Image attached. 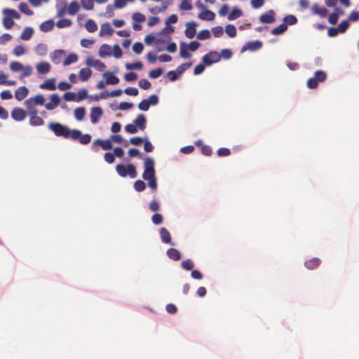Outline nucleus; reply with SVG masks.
Masks as SVG:
<instances>
[{
	"label": "nucleus",
	"instance_id": "1",
	"mask_svg": "<svg viewBox=\"0 0 359 359\" xmlns=\"http://www.w3.org/2000/svg\"><path fill=\"white\" fill-rule=\"evenodd\" d=\"M144 168L142 178L148 181L149 187L155 191L157 188V182L155 175L154 161L151 158H146L144 162Z\"/></svg>",
	"mask_w": 359,
	"mask_h": 359
},
{
	"label": "nucleus",
	"instance_id": "2",
	"mask_svg": "<svg viewBox=\"0 0 359 359\" xmlns=\"http://www.w3.org/2000/svg\"><path fill=\"white\" fill-rule=\"evenodd\" d=\"M48 128L57 137L70 139L72 137V130L60 123H50L48 124Z\"/></svg>",
	"mask_w": 359,
	"mask_h": 359
},
{
	"label": "nucleus",
	"instance_id": "3",
	"mask_svg": "<svg viewBox=\"0 0 359 359\" xmlns=\"http://www.w3.org/2000/svg\"><path fill=\"white\" fill-rule=\"evenodd\" d=\"M116 170L118 175L121 177L129 176L131 179H134L137 175L135 166L131 163L126 165L118 164L116 166Z\"/></svg>",
	"mask_w": 359,
	"mask_h": 359
},
{
	"label": "nucleus",
	"instance_id": "4",
	"mask_svg": "<svg viewBox=\"0 0 359 359\" xmlns=\"http://www.w3.org/2000/svg\"><path fill=\"white\" fill-rule=\"evenodd\" d=\"M4 15L3 18V24L6 29H11L13 25V19H20V15L14 9L4 8L3 10Z\"/></svg>",
	"mask_w": 359,
	"mask_h": 359
},
{
	"label": "nucleus",
	"instance_id": "5",
	"mask_svg": "<svg viewBox=\"0 0 359 359\" xmlns=\"http://www.w3.org/2000/svg\"><path fill=\"white\" fill-rule=\"evenodd\" d=\"M327 79V74L322 70H318L314 73L313 77L307 81V87L310 89H315L318 87V83L323 82Z\"/></svg>",
	"mask_w": 359,
	"mask_h": 359
},
{
	"label": "nucleus",
	"instance_id": "6",
	"mask_svg": "<svg viewBox=\"0 0 359 359\" xmlns=\"http://www.w3.org/2000/svg\"><path fill=\"white\" fill-rule=\"evenodd\" d=\"M45 98L43 95L39 94L34 97H30L25 100L24 104L27 110L36 109L35 105L45 104Z\"/></svg>",
	"mask_w": 359,
	"mask_h": 359
},
{
	"label": "nucleus",
	"instance_id": "7",
	"mask_svg": "<svg viewBox=\"0 0 359 359\" xmlns=\"http://www.w3.org/2000/svg\"><path fill=\"white\" fill-rule=\"evenodd\" d=\"M71 139L72 140H79L82 144H88L91 141V135L90 134L83 135L79 130H72V134Z\"/></svg>",
	"mask_w": 359,
	"mask_h": 359
},
{
	"label": "nucleus",
	"instance_id": "8",
	"mask_svg": "<svg viewBox=\"0 0 359 359\" xmlns=\"http://www.w3.org/2000/svg\"><path fill=\"white\" fill-rule=\"evenodd\" d=\"M220 60L221 55L217 51H210L205 55L202 58L203 62L207 66H210L215 62H217Z\"/></svg>",
	"mask_w": 359,
	"mask_h": 359
},
{
	"label": "nucleus",
	"instance_id": "9",
	"mask_svg": "<svg viewBox=\"0 0 359 359\" xmlns=\"http://www.w3.org/2000/svg\"><path fill=\"white\" fill-rule=\"evenodd\" d=\"M27 114L30 116L29 123L31 126H40L44 124L43 118L37 116V109L27 110Z\"/></svg>",
	"mask_w": 359,
	"mask_h": 359
},
{
	"label": "nucleus",
	"instance_id": "10",
	"mask_svg": "<svg viewBox=\"0 0 359 359\" xmlns=\"http://www.w3.org/2000/svg\"><path fill=\"white\" fill-rule=\"evenodd\" d=\"M96 145H99L104 150H109L112 148V144L109 140H103L101 139L95 140L92 145V149L95 151H97V148L95 147Z\"/></svg>",
	"mask_w": 359,
	"mask_h": 359
},
{
	"label": "nucleus",
	"instance_id": "11",
	"mask_svg": "<svg viewBox=\"0 0 359 359\" xmlns=\"http://www.w3.org/2000/svg\"><path fill=\"white\" fill-rule=\"evenodd\" d=\"M103 114V111L100 107H94L90 109V121L93 124H95L98 122L100 118Z\"/></svg>",
	"mask_w": 359,
	"mask_h": 359
},
{
	"label": "nucleus",
	"instance_id": "12",
	"mask_svg": "<svg viewBox=\"0 0 359 359\" xmlns=\"http://www.w3.org/2000/svg\"><path fill=\"white\" fill-rule=\"evenodd\" d=\"M50 101L45 104V107L48 110L55 109L60 103V97L57 94H53L50 97Z\"/></svg>",
	"mask_w": 359,
	"mask_h": 359
},
{
	"label": "nucleus",
	"instance_id": "13",
	"mask_svg": "<svg viewBox=\"0 0 359 359\" xmlns=\"http://www.w3.org/2000/svg\"><path fill=\"white\" fill-rule=\"evenodd\" d=\"M11 117L16 121H22L26 117V111L20 107H16L11 111Z\"/></svg>",
	"mask_w": 359,
	"mask_h": 359
},
{
	"label": "nucleus",
	"instance_id": "14",
	"mask_svg": "<svg viewBox=\"0 0 359 359\" xmlns=\"http://www.w3.org/2000/svg\"><path fill=\"white\" fill-rule=\"evenodd\" d=\"M86 64L88 66L96 67L98 71H103L106 66L100 60L94 59L93 57H88L86 60Z\"/></svg>",
	"mask_w": 359,
	"mask_h": 359
},
{
	"label": "nucleus",
	"instance_id": "15",
	"mask_svg": "<svg viewBox=\"0 0 359 359\" xmlns=\"http://www.w3.org/2000/svg\"><path fill=\"white\" fill-rule=\"evenodd\" d=\"M186 26L187 28L184 32L186 36L189 39L194 38L196 34V27L197 26V23L195 22H187Z\"/></svg>",
	"mask_w": 359,
	"mask_h": 359
},
{
	"label": "nucleus",
	"instance_id": "16",
	"mask_svg": "<svg viewBox=\"0 0 359 359\" xmlns=\"http://www.w3.org/2000/svg\"><path fill=\"white\" fill-rule=\"evenodd\" d=\"M29 93V90L25 86H20L17 88L15 92V97L17 100L21 101L24 100Z\"/></svg>",
	"mask_w": 359,
	"mask_h": 359
},
{
	"label": "nucleus",
	"instance_id": "17",
	"mask_svg": "<svg viewBox=\"0 0 359 359\" xmlns=\"http://www.w3.org/2000/svg\"><path fill=\"white\" fill-rule=\"evenodd\" d=\"M259 20L262 23H273L275 22L274 12L272 10L259 16Z\"/></svg>",
	"mask_w": 359,
	"mask_h": 359
},
{
	"label": "nucleus",
	"instance_id": "18",
	"mask_svg": "<svg viewBox=\"0 0 359 359\" xmlns=\"http://www.w3.org/2000/svg\"><path fill=\"white\" fill-rule=\"evenodd\" d=\"M55 82L56 79L55 78L47 79L40 84L39 88L44 90H55L56 89Z\"/></svg>",
	"mask_w": 359,
	"mask_h": 359
},
{
	"label": "nucleus",
	"instance_id": "19",
	"mask_svg": "<svg viewBox=\"0 0 359 359\" xmlns=\"http://www.w3.org/2000/svg\"><path fill=\"white\" fill-rule=\"evenodd\" d=\"M103 77L105 78L106 83L108 85H116L119 83V79L111 72H104Z\"/></svg>",
	"mask_w": 359,
	"mask_h": 359
},
{
	"label": "nucleus",
	"instance_id": "20",
	"mask_svg": "<svg viewBox=\"0 0 359 359\" xmlns=\"http://www.w3.org/2000/svg\"><path fill=\"white\" fill-rule=\"evenodd\" d=\"M36 68L39 74H46L50 71L51 66L48 62L43 61L38 63Z\"/></svg>",
	"mask_w": 359,
	"mask_h": 359
},
{
	"label": "nucleus",
	"instance_id": "21",
	"mask_svg": "<svg viewBox=\"0 0 359 359\" xmlns=\"http://www.w3.org/2000/svg\"><path fill=\"white\" fill-rule=\"evenodd\" d=\"M147 120L144 114H139L134 121V124L141 130H144L146 128Z\"/></svg>",
	"mask_w": 359,
	"mask_h": 359
},
{
	"label": "nucleus",
	"instance_id": "22",
	"mask_svg": "<svg viewBox=\"0 0 359 359\" xmlns=\"http://www.w3.org/2000/svg\"><path fill=\"white\" fill-rule=\"evenodd\" d=\"M159 233H160V236H161V241L163 243H170L171 245H173V243H171V235L166 228H165V227L161 228Z\"/></svg>",
	"mask_w": 359,
	"mask_h": 359
},
{
	"label": "nucleus",
	"instance_id": "23",
	"mask_svg": "<svg viewBox=\"0 0 359 359\" xmlns=\"http://www.w3.org/2000/svg\"><path fill=\"white\" fill-rule=\"evenodd\" d=\"M215 18V13L210 10H205L198 14V18L202 20L212 21Z\"/></svg>",
	"mask_w": 359,
	"mask_h": 359
},
{
	"label": "nucleus",
	"instance_id": "24",
	"mask_svg": "<svg viewBox=\"0 0 359 359\" xmlns=\"http://www.w3.org/2000/svg\"><path fill=\"white\" fill-rule=\"evenodd\" d=\"M114 30L108 22L104 23L100 27V36H102L104 35L111 36L112 35Z\"/></svg>",
	"mask_w": 359,
	"mask_h": 359
},
{
	"label": "nucleus",
	"instance_id": "25",
	"mask_svg": "<svg viewBox=\"0 0 359 359\" xmlns=\"http://www.w3.org/2000/svg\"><path fill=\"white\" fill-rule=\"evenodd\" d=\"M313 13L320 15L322 18L327 16L328 11L324 7H320L318 4H313L312 6Z\"/></svg>",
	"mask_w": 359,
	"mask_h": 359
},
{
	"label": "nucleus",
	"instance_id": "26",
	"mask_svg": "<svg viewBox=\"0 0 359 359\" xmlns=\"http://www.w3.org/2000/svg\"><path fill=\"white\" fill-rule=\"evenodd\" d=\"M320 264V260L318 258H312L306 260L304 263L305 266L310 270L316 269Z\"/></svg>",
	"mask_w": 359,
	"mask_h": 359
},
{
	"label": "nucleus",
	"instance_id": "27",
	"mask_svg": "<svg viewBox=\"0 0 359 359\" xmlns=\"http://www.w3.org/2000/svg\"><path fill=\"white\" fill-rule=\"evenodd\" d=\"M86 109L83 107H79L74 109V117L76 121H81L86 116Z\"/></svg>",
	"mask_w": 359,
	"mask_h": 359
},
{
	"label": "nucleus",
	"instance_id": "28",
	"mask_svg": "<svg viewBox=\"0 0 359 359\" xmlns=\"http://www.w3.org/2000/svg\"><path fill=\"white\" fill-rule=\"evenodd\" d=\"M34 34V29L31 27H26L20 35V39L24 41L29 40Z\"/></svg>",
	"mask_w": 359,
	"mask_h": 359
},
{
	"label": "nucleus",
	"instance_id": "29",
	"mask_svg": "<svg viewBox=\"0 0 359 359\" xmlns=\"http://www.w3.org/2000/svg\"><path fill=\"white\" fill-rule=\"evenodd\" d=\"M195 144L196 146H201V152H202L203 154H204L205 156H210L211 155V154H212V149H211V147L210 146H208V145L203 144L202 140H197L195 142Z\"/></svg>",
	"mask_w": 359,
	"mask_h": 359
},
{
	"label": "nucleus",
	"instance_id": "30",
	"mask_svg": "<svg viewBox=\"0 0 359 359\" xmlns=\"http://www.w3.org/2000/svg\"><path fill=\"white\" fill-rule=\"evenodd\" d=\"M92 74V72L89 68H83L79 71V76L81 81H87Z\"/></svg>",
	"mask_w": 359,
	"mask_h": 359
},
{
	"label": "nucleus",
	"instance_id": "31",
	"mask_svg": "<svg viewBox=\"0 0 359 359\" xmlns=\"http://www.w3.org/2000/svg\"><path fill=\"white\" fill-rule=\"evenodd\" d=\"M166 253L168 257L174 261H178L181 257L180 252L175 248H169Z\"/></svg>",
	"mask_w": 359,
	"mask_h": 359
},
{
	"label": "nucleus",
	"instance_id": "32",
	"mask_svg": "<svg viewBox=\"0 0 359 359\" xmlns=\"http://www.w3.org/2000/svg\"><path fill=\"white\" fill-rule=\"evenodd\" d=\"M54 21L52 20H46L40 25V29L42 32H47L53 29Z\"/></svg>",
	"mask_w": 359,
	"mask_h": 359
},
{
	"label": "nucleus",
	"instance_id": "33",
	"mask_svg": "<svg viewBox=\"0 0 359 359\" xmlns=\"http://www.w3.org/2000/svg\"><path fill=\"white\" fill-rule=\"evenodd\" d=\"M262 43L259 41H253V42H249L246 46L243 47V49H248L252 51H255L257 50H259L262 48Z\"/></svg>",
	"mask_w": 359,
	"mask_h": 359
},
{
	"label": "nucleus",
	"instance_id": "34",
	"mask_svg": "<svg viewBox=\"0 0 359 359\" xmlns=\"http://www.w3.org/2000/svg\"><path fill=\"white\" fill-rule=\"evenodd\" d=\"M111 53V49L110 46L107 44H102L99 50V55L102 57H104L106 56L110 55Z\"/></svg>",
	"mask_w": 359,
	"mask_h": 359
},
{
	"label": "nucleus",
	"instance_id": "35",
	"mask_svg": "<svg viewBox=\"0 0 359 359\" xmlns=\"http://www.w3.org/2000/svg\"><path fill=\"white\" fill-rule=\"evenodd\" d=\"M85 27L88 32L93 33L97 31V25L96 22L91 19H88L85 23Z\"/></svg>",
	"mask_w": 359,
	"mask_h": 359
},
{
	"label": "nucleus",
	"instance_id": "36",
	"mask_svg": "<svg viewBox=\"0 0 359 359\" xmlns=\"http://www.w3.org/2000/svg\"><path fill=\"white\" fill-rule=\"evenodd\" d=\"M243 15V12L238 8H233L229 14L227 18L229 20H234Z\"/></svg>",
	"mask_w": 359,
	"mask_h": 359
},
{
	"label": "nucleus",
	"instance_id": "37",
	"mask_svg": "<svg viewBox=\"0 0 359 359\" xmlns=\"http://www.w3.org/2000/svg\"><path fill=\"white\" fill-rule=\"evenodd\" d=\"M287 29V26L286 24L285 23H282L280 25H279L278 26L276 27L275 28H273L271 33L273 34V35H280V34H282L283 33H284Z\"/></svg>",
	"mask_w": 359,
	"mask_h": 359
},
{
	"label": "nucleus",
	"instance_id": "38",
	"mask_svg": "<svg viewBox=\"0 0 359 359\" xmlns=\"http://www.w3.org/2000/svg\"><path fill=\"white\" fill-rule=\"evenodd\" d=\"M80 8L79 4L76 1H72L70 3L68 7L67 12L71 15H74L79 11Z\"/></svg>",
	"mask_w": 359,
	"mask_h": 359
},
{
	"label": "nucleus",
	"instance_id": "39",
	"mask_svg": "<svg viewBox=\"0 0 359 359\" xmlns=\"http://www.w3.org/2000/svg\"><path fill=\"white\" fill-rule=\"evenodd\" d=\"M65 52L63 50H57L53 53V55L52 57V60L55 64H59L60 62V59L65 56Z\"/></svg>",
	"mask_w": 359,
	"mask_h": 359
},
{
	"label": "nucleus",
	"instance_id": "40",
	"mask_svg": "<svg viewBox=\"0 0 359 359\" xmlns=\"http://www.w3.org/2000/svg\"><path fill=\"white\" fill-rule=\"evenodd\" d=\"M78 55L75 53H70L64 60L63 65L68 66L72 63H74L78 61Z\"/></svg>",
	"mask_w": 359,
	"mask_h": 359
},
{
	"label": "nucleus",
	"instance_id": "41",
	"mask_svg": "<svg viewBox=\"0 0 359 359\" xmlns=\"http://www.w3.org/2000/svg\"><path fill=\"white\" fill-rule=\"evenodd\" d=\"M22 72L20 75V79H23L25 77L29 76L33 72L32 67L29 65L23 66L22 70Z\"/></svg>",
	"mask_w": 359,
	"mask_h": 359
},
{
	"label": "nucleus",
	"instance_id": "42",
	"mask_svg": "<svg viewBox=\"0 0 359 359\" xmlns=\"http://www.w3.org/2000/svg\"><path fill=\"white\" fill-rule=\"evenodd\" d=\"M18 8H19V10L22 13H23L27 15H32L34 13L33 11L29 8V7L27 3H24V2L20 3L19 4Z\"/></svg>",
	"mask_w": 359,
	"mask_h": 359
},
{
	"label": "nucleus",
	"instance_id": "43",
	"mask_svg": "<svg viewBox=\"0 0 359 359\" xmlns=\"http://www.w3.org/2000/svg\"><path fill=\"white\" fill-rule=\"evenodd\" d=\"M225 32L231 38L235 37L237 34L235 26L231 24H229L225 27Z\"/></svg>",
	"mask_w": 359,
	"mask_h": 359
},
{
	"label": "nucleus",
	"instance_id": "44",
	"mask_svg": "<svg viewBox=\"0 0 359 359\" xmlns=\"http://www.w3.org/2000/svg\"><path fill=\"white\" fill-rule=\"evenodd\" d=\"M189 48L184 44H182L180 46V55L182 58H189L191 56V55L189 53Z\"/></svg>",
	"mask_w": 359,
	"mask_h": 359
},
{
	"label": "nucleus",
	"instance_id": "45",
	"mask_svg": "<svg viewBox=\"0 0 359 359\" xmlns=\"http://www.w3.org/2000/svg\"><path fill=\"white\" fill-rule=\"evenodd\" d=\"M81 6L87 11L93 10L94 8L93 0H81Z\"/></svg>",
	"mask_w": 359,
	"mask_h": 359
},
{
	"label": "nucleus",
	"instance_id": "46",
	"mask_svg": "<svg viewBox=\"0 0 359 359\" xmlns=\"http://www.w3.org/2000/svg\"><path fill=\"white\" fill-rule=\"evenodd\" d=\"M72 23V22L71 20L67 19V18H64V19L59 20L56 22V26L58 28H64V27H67L71 26Z\"/></svg>",
	"mask_w": 359,
	"mask_h": 359
},
{
	"label": "nucleus",
	"instance_id": "47",
	"mask_svg": "<svg viewBox=\"0 0 359 359\" xmlns=\"http://www.w3.org/2000/svg\"><path fill=\"white\" fill-rule=\"evenodd\" d=\"M126 68L127 69H142L143 68V64L140 61L134 63H126Z\"/></svg>",
	"mask_w": 359,
	"mask_h": 359
},
{
	"label": "nucleus",
	"instance_id": "48",
	"mask_svg": "<svg viewBox=\"0 0 359 359\" xmlns=\"http://www.w3.org/2000/svg\"><path fill=\"white\" fill-rule=\"evenodd\" d=\"M283 21L287 25H293L297 23V19L293 15H287L284 18Z\"/></svg>",
	"mask_w": 359,
	"mask_h": 359
},
{
	"label": "nucleus",
	"instance_id": "49",
	"mask_svg": "<svg viewBox=\"0 0 359 359\" xmlns=\"http://www.w3.org/2000/svg\"><path fill=\"white\" fill-rule=\"evenodd\" d=\"M13 52L15 56L19 57L26 53V49L23 46L18 45L14 48Z\"/></svg>",
	"mask_w": 359,
	"mask_h": 359
},
{
	"label": "nucleus",
	"instance_id": "50",
	"mask_svg": "<svg viewBox=\"0 0 359 359\" xmlns=\"http://www.w3.org/2000/svg\"><path fill=\"white\" fill-rule=\"evenodd\" d=\"M199 40H206L210 38V33L208 29H203L200 31L197 35Z\"/></svg>",
	"mask_w": 359,
	"mask_h": 359
},
{
	"label": "nucleus",
	"instance_id": "51",
	"mask_svg": "<svg viewBox=\"0 0 359 359\" xmlns=\"http://www.w3.org/2000/svg\"><path fill=\"white\" fill-rule=\"evenodd\" d=\"M146 188V184L145 183L142 181V180H137L135 183H134V189L137 191H143Z\"/></svg>",
	"mask_w": 359,
	"mask_h": 359
},
{
	"label": "nucleus",
	"instance_id": "52",
	"mask_svg": "<svg viewBox=\"0 0 359 359\" xmlns=\"http://www.w3.org/2000/svg\"><path fill=\"white\" fill-rule=\"evenodd\" d=\"M182 267L184 269V270H187V271H189V270H191L193 268H194V262H192V260L188 259H186V260H184L182 264Z\"/></svg>",
	"mask_w": 359,
	"mask_h": 359
},
{
	"label": "nucleus",
	"instance_id": "53",
	"mask_svg": "<svg viewBox=\"0 0 359 359\" xmlns=\"http://www.w3.org/2000/svg\"><path fill=\"white\" fill-rule=\"evenodd\" d=\"M192 65V62H186L183 63L181 65H180L177 68V72H178V74L181 75L187 69H188Z\"/></svg>",
	"mask_w": 359,
	"mask_h": 359
},
{
	"label": "nucleus",
	"instance_id": "54",
	"mask_svg": "<svg viewBox=\"0 0 359 359\" xmlns=\"http://www.w3.org/2000/svg\"><path fill=\"white\" fill-rule=\"evenodd\" d=\"M163 73V69L161 68H156L152 69L149 72V76L151 79H156L159 77Z\"/></svg>",
	"mask_w": 359,
	"mask_h": 359
},
{
	"label": "nucleus",
	"instance_id": "55",
	"mask_svg": "<svg viewBox=\"0 0 359 359\" xmlns=\"http://www.w3.org/2000/svg\"><path fill=\"white\" fill-rule=\"evenodd\" d=\"M163 216L160 213H155L151 217V221L156 225L161 224L163 222Z\"/></svg>",
	"mask_w": 359,
	"mask_h": 359
},
{
	"label": "nucleus",
	"instance_id": "56",
	"mask_svg": "<svg viewBox=\"0 0 359 359\" xmlns=\"http://www.w3.org/2000/svg\"><path fill=\"white\" fill-rule=\"evenodd\" d=\"M139 86L144 90H147L151 88V83L146 79H142L138 82Z\"/></svg>",
	"mask_w": 359,
	"mask_h": 359
},
{
	"label": "nucleus",
	"instance_id": "57",
	"mask_svg": "<svg viewBox=\"0 0 359 359\" xmlns=\"http://www.w3.org/2000/svg\"><path fill=\"white\" fill-rule=\"evenodd\" d=\"M22 67H23V65L20 62H17V61L12 62L10 64V69L13 72L21 71L22 69Z\"/></svg>",
	"mask_w": 359,
	"mask_h": 359
},
{
	"label": "nucleus",
	"instance_id": "58",
	"mask_svg": "<svg viewBox=\"0 0 359 359\" xmlns=\"http://www.w3.org/2000/svg\"><path fill=\"white\" fill-rule=\"evenodd\" d=\"M132 18L135 22H143L146 20L145 16L140 13H133Z\"/></svg>",
	"mask_w": 359,
	"mask_h": 359
},
{
	"label": "nucleus",
	"instance_id": "59",
	"mask_svg": "<svg viewBox=\"0 0 359 359\" xmlns=\"http://www.w3.org/2000/svg\"><path fill=\"white\" fill-rule=\"evenodd\" d=\"M88 97V91L86 89H81L77 93L76 102L85 100Z\"/></svg>",
	"mask_w": 359,
	"mask_h": 359
},
{
	"label": "nucleus",
	"instance_id": "60",
	"mask_svg": "<svg viewBox=\"0 0 359 359\" xmlns=\"http://www.w3.org/2000/svg\"><path fill=\"white\" fill-rule=\"evenodd\" d=\"M349 27V23L347 20L341 21L337 26L338 30L340 33H344Z\"/></svg>",
	"mask_w": 359,
	"mask_h": 359
},
{
	"label": "nucleus",
	"instance_id": "61",
	"mask_svg": "<svg viewBox=\"0 0 359 359\" xmlns=\"http://www.w3.org/2000/svg\"><path fill=\"white\" fill-rule=\"evenodd\" d=\"M212 32L214 36L218 38V37H220L223 34L224 29H223L222 27L217 26L212 29Z\"/></svg>",
	"mask_w": 359,
	"mask_h": 359
},
{
	"label": "nucleus",
	"instance_id": "62",
	"mask_svg": "<svg viewBox=\"0 0 359 359\" xmlns=\"http://www.w3.org/2000/svg\"><path fill=\"white\" fill-rule=\"evenodd\" d=\"M124 93L130 96H137L139 93L138 90L134 87H128L124 90Z\"/></svg>",
	"mask_w": 359,
	"mask_h": 359
},
{
	"label": "nucleus",
	"instance_id": "63",
	"mask_svg": "<svg viewBox=\"0 0 359 359\" xmlns=\"http://www.w3.org/2000/svg\"><path fill=\"white\" fill-rule=\"evenodd\" d=\"M144 49L143 44L141 42H136L133 46V50L137 53L140 54Z\"/></svg>",
	"mask_w": 359,
	"mask_h": 359
},
{
	"label": "nucleus",
	"instance_id": "64",
	"mask_svg": "<svg viewBox=\"0 0 359 359\" xmlns=\"http://www.w3.org/2000/svg\"><path fill=\"white\" fill-rule=\"evenodd\" d=\"M124 79L126 81H134L137 79V74L135 72H129L125 74Z\"/></svg>",
	"mask_w": 359,
	"mask_h": 359
}]
</instances>
